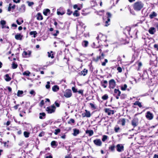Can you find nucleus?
<instances>
[{"instance_id": "obj_29", "label": "nucleus", "mask_w": 158, "mask_h": 158, "mask_svg": "<svg viewBox=\"0 0 158 158\" xmlns=\"http://www.w3.org/2000/svg\"><path fill=\"white\" fill-rule=\"evenodd\" d=\"M18 67L17 64L15 62H13L12 64V68L13 69H15Z\"/></svg>"}, {"instance_id": "obj_45", "label": "nucleus", "mask_w": 158, "mask_h": 158, "mask_svg": "<svg viewBox=\"0 0 158 158\" xmlns=\"http://www.w3.org/2000/svg\"><path fill=\"white\" fill-rule=\"evenodd\" d=\"M50 82L49 81L47 82V84L46 85V88L47 89H49L50 88Z\"/></svg>"}, {"instance_id": "obj_21", "label": "nucleus", "mask_w": 158, "mask_h": 158, "mask_svg": "<svg viewBox=\"0 0 158 158\" xmlns=\"http://www.w3.org/2000/svg\"><path fill=\"white\" fill-rule=\"evenodd\" d=\"M73 135L74 136H76L79 133V131L78 129H73Z\"/></svg>"}, {"instance_id": "obj_51", "label": "nucleus", "mask_w": 158, "mask_h": 158, "mask_svg": "<svg viewBox=\"0 0 158 158\" xmlns=\"http://www.w3.org/2000/svg\"><path fill=\"white\" fill-rule=\"evenodd\" d=\"M72 90L73 93H76L77 92V89H76L74 87H73L72 88Z\"/></svg>"}, {"instance_id": "obj_28", "label": "nucleus", "mask_w": 158, "mask_h": 158, "mask_svg": "<svg viewBox=\"0 0 158 158\" xmlns=\"http://www.w3.org/2000/svg\"><path fill=\"white\" fill-rule=\"evenodd\" d=\"M134 105H137L139 107H141L142 106L141 103L139 101H136L135 103H134Z\"/></svg>"}, {"instance_id": "obj_18", "label": "nucleus", "mask_w": 158, "mask_h": 158, "mask_svg": "<svg viewBox=\"0 0 158 158\" xmlns=\"http://www.w3.org/2000/svg\"><path fill=\"white\" fill-rule=\"evenodd\" d=\"M88 73V70L86 69H84L82 71H81L80 74L81 75H83L85 76Z\"/></svg>"}, {"instance_id": "obj_33", "label": "nucleus", "mask_w": 158, "mask_h": 158, "mask_svg": "<svg viewBox=\"0 0 158 158\" xmlns=\"http://www.w3.org/2000/svg\"><path fill=\"white\" fill-rule=\"evenodd\" d=\"M108 136L106 135H104L102 136V140L103 142H105L106 139H107Z\"/></svg>"}, {"instance_id": "obj_5", "label": "nucleus", "mask_w": 158, "mask_h": 158, "mask_svg": "<svg viewBox=\"0 0 158 158\" xmlns=\"http://www.w3.org/2000/svg\"><path fill=\"white\" fill-rule=\"evenodd\" d=\"M109 87L110 89H114L116 85V83L114 80L112 79L110 80L109 82Z\"/></svg>"}, {"instance_id": "obj_1", "label": "nucleus", "mask_w": 158, "mask_h": 158, "mask_svg": "<svg viewBox=\"0 0 158 158\" xmlns=\"http://www.w3.org/2000/svg\"><path fill=\"white\" fill-rule=\"evenodd\" d=\"M143 3L141 2H137L134 3L133 5V8L135 10L139 11L143 8Z\"/></svg>"}, {"instance_id": "obj_8", "label": "nucleus", "mask_w": 158, "mask_h": 158, "mask_svg": "<svg viewBox=\"0 0 158 158\" xmlns=\"http://www.w3.org/2000/svg\"><path fill=\"white\" fill-rule=\"evenodd\" d=\"M131 123L133 127H135L138 124V119L137 118H134L131 121Z\"/></svg>"}, {"instance_id": "obj_20", "label": "nucleus", "mask_w": 158, "mask_h": 158, "mask_svg": "<svg viewBox=\"0 0 158 158\" xmlns=\"http://www.w3.org/2000/svg\"><path fill=\"white\" fill-rule=\"evenodd\" d=\"M101 85L103 87V88H105L107 87V81L106 80H104L103 81V83L102 81L101 82Z\"/></svg>"}, {"instance_id": "obj_15", "label": "nucleus", "mask_w": 158, "mask_h": 158, "mask_svg": "<svg viewBox=\"0 0 158 158\" xmlns=\"http://www.w3.org/2000/svg\"><path fill=\"white\" fill-rule=\"evenodd\" d=\"M85 133L89 134V136H91L94 134V132L92 130H87L85 131Z\"/></svg>"}, {"instance_id": "obj_62", "label": "nucleus", "mask_w": 158, "mask_h": 158, "mask_svg": "<svg viewBox=\"0 0 158 158\" xmlns=\"http://www.w3.org/2000/svg\"><path fill=\"white\" fill-rule=\"evenodd\" d=\"M154 47L155 48H156L158 50V44H155L154 45Z\"/></svg>"}, {"instance_id": "obj_6", "label": "nucleus", "mask_w": 158, "mask_h": 158, "mask_svg": "<svg viewBox=\"0 0 158 158\" xmlns=\"http://www.w3.org/2000/svg\"><path fill=\"white\" fill-rule=\"evenodd\" d=\"M121 91L118 89H115L114 91V96L117 99L119 98V97L121 95Z\"/></svg>"}, {"instance_id": "obj_27", "label": "nucleus", "mask_w": 158, "mask_h": 158, "mask_svg": "<svg viewBox=\"0 0 158 158\" xmlns=\"http://www.w3.org/2000/svg\"><path fill=\"white\" fill-rule=\"evenodd\" d=\"M110 19H107L106 21H105V26L107 27L109 26L110 24Z\"/></svg>"}, {"instance_id": "obj_59", "label": "nucleus", "mask_w": 158, "mask_h": 158, "mask_svg": "<svg viewBox=\"0 0 158 158\" xmlns=\"http://www.w3.org/2000/svg\"><path fill=\"white\" fill-rule=\"evenodd\" d=\"M78 93L79 94H82L83 93V91L82 90H79L78 91H77Z\"/></svg>"}, {"instance_id": "obj_16", "label": "nucleus", "mask_w": 158, "mask_h": 158, "mask_svg": "<svg viewBox=\"0 0 158 158\" xmlns=\"http://www.w3.org/2000/svg\"><path fill=\"white\" fill-rule=\"evenodd\" d=\"M36 19L38 20H42L43 19V17L41 13H39L36 15Z\"/></svg>"}, {"instance_id": "obj_60", "label": "nucleus", "mask_w": 158, "mask_h": 158, "mask_svg": "<svg viewBox=\"0 0 158 158\" xmlns=\"http://www.w3.org/2000/svg\"><path fill=\"white\" fill-rule=\"evenodd\" d=\"M59 33V31L58 30L56 31V33L53 34L54 36H56Z\"/></svg>"}, {"instance_id": "obj_42", "label": "nucleus", "mask_w": 158, "mask_h": 158, "mask_svg": "<svg viewBox=\"0 0 158 158\" xmlns=\"http://www.w3.org/2000/svg\"><path fill=\"white\" fill-rule=\"evenodd\" d=\"M108 96L107 94H105L102 97V99L104 100H106L108 98Z\"/></svg>"}, {"instance_id": "obj_64", "label": "nucleus", "mask_w": 158, "mask_h": 158, "mask_svg": "<svg viewBox=\"0 0 158 158\" xmlns=\"http://www.w3.org/2000/svg\"><path fill=\"white\" fill-rule=\"evenodd\" d=\"M57 14L58 15H62L64 14V13L63 12L62 13V12H60V11H57Z\"/></svg>"}, {"instance_id": "obj_50", "label": "nucleus", "mask_w": 158, "mask_h": 158, "mask_svg": "<svg viewBox=\"0 0 158 158\" xmlns=\"http://www.w3.org/2000/svg\"><path fill=\"white\" fill-rule=\"evenodd\" d=\"M115 146L114 145H112L110 148L109 149H110L112 151H114V150Z\"/></svg>"}, {"instance_id": "obj_26", "label": "nucleus", "mask_w": 158, "mask_h": 158, "mask_svg": "<svg viewBox=\"0 0 158 158\" xmlns=\"http://www.w3.org/2000/svg\"><path fill=\"white\" fill-rule=\"evenodd\" d=\"M50 12V10L48 9H44V10L43 13V14L45 16H47L48 15V13H49Z\"/></svg>"}, {"instance_id": "obj_40", "label": "nucleus", "mask_w": 158, "mask_h": 158, "mask_svg": "<svg viewBox=\"0 0 158 158\" xmlns=\"http://www.w3.org/2000/svg\"><path fill=\"white\" fill-rule=\"evenodd\" d=\"M56 142L55 141H53L51 143V145L52 146H56L57 144H56Z\"/></svg>"}, {"instance_id": "obj_31", "label": "nucleus", "mask_w": 158, "mask_h": 158, "mask_svg": "<svg viewBox=\"0 0 158 158\" xmlns=\"http://www.w3.org/2000/svg\"><path fill=\"white\" fill-rule=\"evenodd\" d=\"M73 15L74 16L77 17L79 16L80 14L77 10H75L73 12Z\"/></svg>"}, {"instance_id": "obj_57", "label": "nucleus", "mask_w": 158, "mask_h": 158, "mask_svg": "<svg viewBox=\"0 0 158 158\" xmlns=\"http://www.w3.org/2000/svg\"><path fill=\"white\" fill-rule=\"evenodd\" d=\"M44 104V100H42L40 102V105L41 106H42Z\"/></svg>"}, {"instance_id": "obj_9", "label": "nucleus", "mask_w": 158, "mask_h": 158, "mask_svg": "<svg viewBox=\"0 0 158 158\" xmlns=\"http://www.w3.org/2000/svg\"><path fill=\"white\" fill-rule=\"evenodd\" d=\"M31 52L30 51H24L22 53V56L24 58L29 57L31 56Z\"/></svg>"}, {"instance_id": "obj_44", "label": "nucleus", "mask_w": 158, "mask_h": 158, "mask_svg": "<svg viewBox=\"0 0 158 158\" xmlns=\"http://www.w3.org/2000/svg\"><path fill=\"white\" fill-rule=\"evenodd\" d=\"M108 60L106 59H105V61L104 62H103L102 63V65L103 66H105L106 65V63L108 62Z\"/></svg>"}, {"instance_id": "obj_7", "label": "nucleus", "mask_w": 158, "mask_h": 158, "mask_svg": "<svg viewBox=\"0 0 158 158\" xmlns=\"http://www.w3.org/2000/svg\"><path fill=\"white\" fill-rule=\"evenodd\" d=\"M145 116L148 119L151 120L153 118L154 115L152 113L148 111L146 113Z\"/></svg>"}, {"instance_id": "obj_53", "label": "nucleus", "mask_w": 158, "mask_h": 158, "mask_svg": "<svg viewBox=\"0 0 158 158\" xmlns=\"http://www.w3.org/2000/svg\"><path fill=\"white\" fill-rule=\"evenodd\" d=\"M72 13V12L69 9H68L67 10V14L69 15H71Z\"/></svg>"}, {"instance_id": "obj_46", "label": "nucleus", "mask_w": 158, "mask_h": 158, "mask_svg": "<svg viewBox=\"0 0 158 158\" xmlns=\"http://www.w3.org/2000/svg\"><path fill=\"white\" fill-rule=\"evenodd\" d=\"M137 64L138 66V70H139L140 68L142 66V63L141 62H137Z\"/></svg>"}, {"instance_id": "obj_61", "label": "nucleus", "mask_w": 158, "mask_h": 158, "mask_svg": "<svg viewBox=\"0 0 158 158\" xmlns=\"http://www.w3.org/2000/svg\"><path fill=\"white\" fill-rule=\"evenodd\" d=\"M16 22L17 23V24L19 25H20L21 24V23L20 22L19 20V19H18L16 20Z\"/></svg>"}, {"instance_id": "obj_2", "label": "nucleus", "mask_w": 158, "mask_h": 158, "mask_svg": "<svg viewBox=\"0 0 158 158\" xmlns=\"http://www.w3.org/2000/svg\"><path fill=\"white\" fill-rule=\"evenodd\" d=\"M56 109V107L54 105L48 107L46 109V111L48 114H52L54 113Z\"/></svg>"}, {"instance_id": "obj_22", "label": "nucleus", "mask_w": 158, "mask_h": 158, "mask_svg": "<svg viewBox=\"0 0 158 158\" xmlns=\"http://www.w3.org/2000/svg\"><path fill=\"white\" fill-rule=\"evenodd\" d=\"M40 114V116H39V118L40 119H43L45 118L46 114H45L44 113H40L39 114Z\"/></svg>"}, {"instance_id": "obj_10", "label": "nucleus", "mask_w": 158, "mask_h": 158, "mask_svg": "<svg viewBox=\"0 0 158 158\" xmlns=\"http://www.w3.org/2000/svg\"><path fill=\"white\" fill-rule=\"evenodd\" d=\"M94 143L97 146H101L102 145V142L100 139H96L93 141Z\"/></svg>"}, {"instance_id": "obj_49", "label": "nucleus", "mask_w": 158, "mask_h": 158, "mask_svg": "<svg viewBox=\"0 0 158 158\" xmlns=\"http://www.w3.org/2000/svg\"><path fill=\"white\" fill-rule=\"evenodd\" d=\"M49 123V121H47L45 123L43 124L42 125V126L43 127H44L46 126Z\"/></svg>"}, {"instance_id": "obj_17", "label": "nucleus", "mask_w": 158, "mask_h": 158, "mask_svg": "<svg viewBox=\"0 0 158 158\" xmlns=\"http://www.w3.org/2000/svg\"><path fill=\"white\" fill-rule=\"evenodd\" d=\"M23 36L20 34H17L15 35V38L17 40H21L22 39Z\"/></svg>"}, {"instance_id": "obj_41", "label": "nucleus", "mask_w": 158, "mask_h": 158, "mask_svg": "<svg viewBox=\"0 0 158 158\" xmlns=\"http://www.w3.org/2000/svg\"><path fill=\"white\" fill-rule=\"evenodd\" d=\"M89 105L91 106V107L92 108H93V109L94 110L96 109V107L95 106V105L92 103H90Z\"/></svg>"}, {"instance_id": "obj_25", "label": "nucleus", "mask_w": 158, "mask_h": 158, "mask_svg": "<svg viewBox=\"0 0 158 158\" xmlns=\"http://www.w3.org/2000/svg\"><path fill=\"white\" fill-rule=\"evenodd\" d=\"M119 122L121 123L122 126H124L125 124L126 120L125 118H121L119 120Z\"/></svg>"}, {"instance_id": "obj_39", "label": "nucleus", "mask_w": 158, "mask_h": 158, "mask_svg": "<svg viewBox=\"0 0 158 158\" xmlns=\"http://www.w3.org/2000/svg\"><path fill=\"white\" fill-rule=\"evenodd\" d=\"M60 129H57L55 130L54 134L57 135L58 134L60 133Z\"/></svg>"}, {"instance_id": "obj_13", "label": "nucleus", "mask_w": 158, "mask_h": 158, "mask_svg": "<svg viewBox=\"0 0 158 158\" xmlns=\"http://www.w3.org/2000/svg\"><path fill=\"white\" fill-rule=\"evenodd\" d=\"M156 30L154 27H151L149 29L148 32L149 33L152 35H153L156 32Z\"/></svg>"}, {"instance_id": "obj_3", "label": "nucleus", "mask_w": 158, "mask_h": 158, "mask_svg": "<svg viewBox=\"0 0 158 158\" xmlns=\"http://www.w3.org/2000/svg\"><path fill=\"white\" fill-rule=\"evenodd\" d=\"M116 150L118 152H122L124 150V147L123 144H118L116 146Z\"/></svg>"}, {"instance_id": "obj_52", "label": "nucleus", "mask_w": 158, "mask_h": 158, "mask_svg": "<svg viewBox=\"0 0 158 158\" xmlns=\"http://www.w3.org/2000/svg\"><path fill=\"white\" fill-rule=\"evenodd\" d=\"M44 135V133L43 131H42L39 135V137H42Z\"/></svg>"}, {"instance_id": "obj_54", "label": "nucleus", "mask_w": 158, "mask_h": 158, "mask_svg": "<svg viewBox=\"0 0 158 158\" xmlns=\"http://www.w3.org/2000/svg\"><path fill=\"white\" fill-rule=\"evenodd\" d=\"M117 70L119 73H121L122 72V69L121 67H118L117 68Z\"/></svg>"}, {"instance_id": "obj_56", "label": "nucleus", "mask_w": 158, "mask_h": 158, "mask_svg": "<svg viewBox=\"0 0 158 158\" xmlns=\"http://www.w3.org/2000/svg\"><path fill=\"white\" fill-rule=\"evenodd\" d=\"M55 104L57 107H59L60 106V104L56 101L55 102Z\"/></svg>"}, {"instance_id": "obj_30", "label": "nucleus", "mask_w": 158, "mask_h": 158, "mask_svg": "<svg viewBox=\"0 0 158 158\" xmlns=\"http://www.w3.org/2000/svg\"><path fill=\"white\" fill-rule=\"evenodd\" d=\"M37 34V32L35 31H31L30 33V34L31 35H33L34 37L35 38L36 37V35Z\"/></svg>"}, {"instance_id": "obj_14", "label": "nucleus", "mask_w": 158, "mask_h": 158, "mask_svg": "<svg viewBox=\"0 0 158 158\" xmlns=\"http://www.w3.org/2000/svg\"><path fill=\"white\" fill-rule=\"evenodd\" d=\"M52 89L53 92H56L59 90V87L57 85H55L52 87Z\"/></svg>"}, {"instance_id": "obj_35", "label": "nucleus", "mask_w": 158, "mask_h": 158, "mask_svg": "<svg viewBox=\"0 0 158 158\" xmlns=\"http://www.w3.org/2000/svg\"><path fill=\"white\" fill-rule=\"evenodd\" d=\"M52 53V51H51V53H50L49 52H48V57H51L52 58H54V56L53 54H51V53Z\"/></svg>"}, {"instance_id": "obj_55", "label": "nucleus", "mask_w": 158, "mask_h": 158, "mask_svg": "<svg viewBox=\"0 0 158 158\" xmlns=\"http://www.w3.org/2000/svg\"><path fill=\"white\" fill-rule=\"evenodd\" d=\"M30 94L34 95H35V92L33 90H31L30 91Z\"/></svg>"}, {"instance_id": "obj_23", "label": "nucleus", "mask_w": 158, "mask_h": 158, "mask_svg": "<svg viewBox=\"0 0 158 158\" xmlns=\"http://www.w3.org/2000/svg\"><path fill=\"white\" fill-rule=\"evenodd\" d=\"M89 44L88 42L86 40L83 41L82 43V45L84 47H86L88 46Z\"/></svg>"}, {"instance_id": "obj_47", "label": "nucleus", "mask_w": 158, "mask_h": 158, "mask_svg": "<svg viewBox=\"0 0 158 158\" xmlns=\"http://www.w3.org/2000/svg\"><path fill=\"white\" fill-rule=\"evenodd\" d=\"M6 21L4 20H1L0 21V24L1 25H5L6 24Z\"/></svg>"}, {"instance_id": "obj_48", "label": "nucleus", "mask_w": 158, "mask_h": 158, "mask_svg": "<svg viewBox=\"0 0 158 158\" xmlns=\"http://www.w3.org/2000/svg\"><path fill=\"white\" fill-rule=\"evenodd\" d=\"M106 15H107V19H110L111 17V14L110 12H107Z\"/></svg>"}, {"instance_id": "obj_4", "label": "nucleus", "mask_w": 158, "mask_h": 158, "mask_svg": "<svg viewBox=\"0 0 158 158\" xmlns=\"http://www.w3.org/2000/svg\"><path fill=\"white\" fill-rule=\"evenodd\" d=\"M64 94V96L66 98L70 97L72 95V91L70 89L66 90Z\"/></svg>"}, {"instance_id": "obj_19", "label": "nucleus", "mask_w": 158, "mask_h": 158, "mask_svg": "<svg viewBox=\"0 0 158 158\" xmlns=\"http://www.w3.org/2000/svg\"><path fill=\"white\" fill-rule=\"evenodd\" d=\"M4 79L5 81H9L11 80L10 77H9L8 74H6L4 76Z\"/></svg>"}, {"instance_id": "obj_43", "label": "nucleus", "mask_w": 158, "mask_h": 158, "mask_svg": "<svg viewBox=\"0 0 158 158\" xmlns=\"http://www.w3.org/2000/svg\"><path fill=\"white\" fill-rule=\"evenodd\" d=\"M127 86L126 84H125L123 86H122L121 87V89L122 90H125L127 88Z\"/></svg>"}, {"instance_id": "obj_36", "label": "nucleus", "mask_w": 158, "mask_h": 158, "mask_svg": "<svg viewBox=\"0 0 158 158\" xmlns=\"http://www.w3.org/2000/svg\"><path fill=\"white\" fill-rule=\"evenodd\" d=\"M23 91L19 90L18 91L17 95L19 97L21 96V95L23 94Z\"/></svg>"}, {"instance_id": "obj_58", "label": "nucleus", "mask_w": 158, "mask_h": 158, "mask_svg": "<svg viewBox=\"0 0 158 158\" xmlns=\"http://www.w3.org/2000/svg\"><path fill=\"white\" fill-rule=\"evenodd\" d=\"M120 128L119 127L115 128H114V131L115 132H117L119 130Z\"/></svg>"}, {"instance_id": "obj_24", "label": "nucleus", "mask_w": 158, "mask_h": 158, "mask_svg": "<svg viewBox=\"0 0 158 158\" xmlns=\"http://www.w3.org/2000/svg\"><path fill=\"white\" fill-rule=\"evenodd\" d=\"M157 14L155 12L153 11L150 15L149 16L150 18L151 19H152L154 17H156L157 16Z\"/></svg>"}, {"instance_id": "obj_11", "label": "nucleus", "mask_w": 158, "mask_h": 158, "mask_svg": "<svg viewBox=\"0 0 158 158\" xmlns=\"http://www.w3.org/2000/svg\"><path fill=\"white\" fill-rule=\"evenodd\" d=\"M85 113L84 114L83 113L82 114V116L83 117H90L91 116V114L90 112L88 111L87 110H85Z\"/></svg>"}, {"instance_id": "obj_37", "label": "nucleus", "mask_w": 158, "mask_h": 158, "mask_svg": "<svg viewBox=\"0 0 158 158\" xmlns=\"http://www.w3.org/2000/svg\"><path fill=\"white\" fill-rule=\"evenodd\" d=\"M30 74V73L29 71H26L23 73V75L26 76H29Z\"/></svg>"}, {"instance_id": "obj_32", "label": "nucleus", "mask_w": 158, "mask_h": 158, "mask_svg": "<svg viewBox=\"0 0 158 158\" xmlns=\"http://www.w3.org/2000/svg\"><path fill=\"white\" fill-rule=\"evenodd\" d=\"M101 56H97L96 58L93 59V60L97 62L100 59H101Z\"/></svg>"}, {"instance_id": "obj_12", "label": "nucleus", "mask_w": 158, "mask_h": 158, "mask_svg": "<svg viewBox=\"0 0 158 158\" xmlns=\"http://www.w3.org/2000/svg\"><path fill=\"white\" fill-rule=\"evenodd\" d=\"M18 10L22 13L24 12L25 10V6L24 5H22L21 7L18 9Z\"/></svg>"}, {"instance_id": "obj_63", "label": "nucleus", "mask_w": 158, "mask_h": 158, "mask_svg": "<svg viewBox=\"0 0 158 158\" xmlns=\"http://www.w3.org/2000/svg\"><path fill=\"white\" fill-rule=\"evenodd\" d=\"M34 4V2H29L28 3V5L29 6H31Z\"/></svg>"}, {"instance_id": "obj_34", "label": "nucleus", "mask_w": 158, "mask_h": 158, "mask_svg": "<svg viewBox=\"0 0 158 158\" xmlns=\"http://www.w3.org/2000/svg\"><path fill=\"white\" fill-rule=\"evenodd\" d=\"M30 133L27 131H24L23 133L24 136L26 138H28L29 136Z\"/></svg>"}, {"instance_id": "obj_38", "label": "nucleus", "mask_w": 158, "mask_h": 158, "mask_svg": "<svg viewBox=\"0 0 158 158\" xmlns=\"http://www.w3.org/2000/svg\"><path fill=\"white\" fill-rule=\"evenodd\" d=\"M75 123V120L73 118H71L68 122V124H71V123Z\"/></svg>"}]
</instances>
